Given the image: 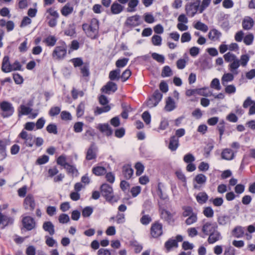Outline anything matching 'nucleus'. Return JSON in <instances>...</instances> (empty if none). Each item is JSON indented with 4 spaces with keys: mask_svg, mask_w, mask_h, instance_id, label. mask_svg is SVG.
Masks as SVG:
<instances>
[{
    "mask_svg": "<svg viewBox=\"0 0 255 255\" xmlns=\"http://www.w3.org/2000/svg\"><path fill=\"white\" fill-rule=\"evenodd\" d=\"M226 62L230 63L229 65V69L231 73L224 74L221 79L222 84L226 86L227 83L232 82L234 79V75H238L239 67L241 65L246 67L250 60V56L248 54L242 55L239 59L237 56L231 52H228L223 56Z\"/></svg>",
    "mask_w": 255,
    "mask_h": 255,
    "instance_id": "nucleus-1",
    "label": "nucleus"
},
{
    "mask_svg": "<svg viewBox=\"0 0 255 255\" xmlns=\"http://www.w3.org/2000/svg\"><path fill=\"white\" fill-rule=\"evenodd\" d=\"M82 28L88 37L92 39L96 38L99 32V21L97 19L93 18L90 24H83Z\"/></svg>",
    "mask_w": 255,
    "mask_h": 255,
    "instance_id": "nucleus-2",
    "label": "nucleus"
},
{
    "mask_svg": "<svg viewBox=\"0 0 255 255\" xmlns=\"http://www.w3.org/2000/svg\"><path fill=\"white\" fill-rule=\"evenodd\" d=\"M0 109L1 111L0 116L3 118L12 116L14 112L12 104L7 101H3L0 103Z\"/></svg>",
    "mask_w": 255,
    "mask_h": 255,
    "instance_id": "nucleus-3",
    "label": "nucleus"
},
{
    "mask_svg": "<svg viewBox=\"0 0 255 255\" xmlns=\"http://www.w3.org/2000/svg\"><path fill=\"white\" fill-rule=\"evenodd\" d=\"M67 53V45L64 41L60 43V45L57 46L52 53L53 57L55 59H62Z\"/></svg>",
    "mask_w": 255,
    "mask_h": 255,
    "instance_id": "nucleus-4",
    "label": "nucleus"
},
{
    "mask_svg": "<svg viewBox=\"0 0 255 255\" xmlns=\"http://www.w3.org/2000/svg\"><path fill=\"white\" fill-rule=\"evenodd\" d=\"M200 0H196L193 2H188L185 5V10L187 15L193 17L198 11L199 12Z\"/></svg>",
    "mask_w": 255,
    "mask_h": 255,
    "instance_id": "nucleus-5",
    "label": "nucleus"
},
{
    "mask_svg": "<svg viewBox=\"0 0 255 255\" xmlns=\"http://www.w3.org/2000/svg\"><path fill=\"white\" fill-rule=\"evenodd\" d=\"M216 229H218V225L216 223L209 221L205 222L202 227V232L205 236H208Z\"/></svg>",
    "mask_w": 255,
    "mask_h": 255,
    "instance_id": "nucleus-6",
    "label": "nucleus"
},
{
    "mask_svg": "<svg viewBox=\"0 0 255 255\" xmlns=\"http://www.w3.org/2000/svg\"><path fill=\"white\" fill-rule=\"evenodd\" d=\"M140 24V16L137 14L128 17L125 22L126 25L130 28L138 26Z\"/></svg>",
    "mask_w": 255,
    "mask_h": 255,
    "instance_id": "nucleus-7",
    "label": "nucleus"
},
{
    "mask_svg": "<svg viewBox=\"0 0 255 255\" xmlns=\"http://www.w3.org/2000/svg\"><path fill=\"white\" fill-rule=\"evenodd\" d=\"M23 206L25 210L32 211L35 207V202L34 197L31 194H28L24 199Z\"/></svg>",
    "mask_w": 255,
    "mask_h": 255,
    "instance_id": "nucleus-8",
    "label": "nucleus"
},
{
    "mask_svg": "<svg viewBox=\"0 0 255 255\" xmlns=\"http://www.w3.org/2000/svg\"><path fill=\"white\" fill-rule=\"evenodd\" d=\"M101 192L107 200H111L113 197V188L108 184H103L101 186Z\"/></svg>",
    "mask_w": 255,
    "mask_h": 255,
    "instance_id": "nucleus-9",
    "label": "nucleus"
},
{
    "mask_svg": "<svg viewBox=\"0 0 255 255\" xmlns=\"http://www.w3.org/2000/svg\"><path fill=\"white\" fill-rule=\"evenodd\" d=\"M150 234L152 237L158 238L162 234V225L158 222L153 224L150 229Z\"/></svg>",
    "mask_w": 255,
    "mask_h": 255,
    "instance_id": "nucleus-10",
    "label": "nucleus"
},
{
    "mask_svg": "<svg viewBox=\"0 0 255 255\" xmlns=\"http://www.w3.org/2000/svg\"><path fill=\"white\" fill-rule=\"evenodd\" d=\"M183 237L181 235H177L176 239H170L165 243V247L168 251H169L172 248H177L178 247V242H182Z\"/></svg>",
    "mask_w": 255,
    "mask_h": 255,
    "instance_id": "nucleus-11",
    "label": "nucleus"
},
{
    "mask_svg": "<svg viewBox=\"0 0 255 255\" xmlns=\"http://www.w3.org/2000/svg\"><path fill=\"white\" fill-rule=\"evenodd\" d=\"M255 22L254 19L250 16H245L242 22L243 28L246 30H250L252 29Z\"/></svg>",
    "mask_w": 255,
    "mask_h": 255,
    "instance_id": "nucleus-12",
    "label": "nucleus"
},
{
    "mask_svg": "<svg viewBox=\"0 0 255 255\" xmlns=\"http://www.w3.org/2000/svg\"><path fill=\"white\" fill-rule=\"evenodd\" d=\"M49 13L50 17H49V25L51 27L55 26L57 24V20L59 17V13L56 10L49 8Z\"/></svg>",
    "mask_w": 255,
    "mask_h": 255,
    "instance_id": "nucleus-13",
    "label": "nucleus"
},
{
    "mask_svg": "<svg viewBox=\"0 0 255 255\" xmlns=\"http://www.w3.org/2000/svg\"><path fill=\"white\" fill-rule=\"evenodd\" d=\"M22 224L23 227L28 231L31 230L35 227V222L33 218L27 216L22 219Z\"/></svg>",
    "mask_w": 255,
    "mask_h": 255,
    "instance_id": "nucleus-14",
    "label": "nucleus"
},
{
    "mask_svg": "<svg viewBox=\"0 0 255 255\" xmlns=\"http://www.w3.org/2000/svg\"><path fill=\"white\" fill-rule=\"evenodd\" d=\"M208 236V242L209 244H213L222 238V235L218 229L211 233Z\"/></svg>",
    "mask_w": 255,
    "mask_h": 255,
    "instance_id": "nucleus-15",
    "label": "nucleus"
},
{
    "mask_svg": "<svg viewBox=\"0 0 255 255\" xmlns=\"http://www.w3.org/2000/svg\"><path fill=\"white\" fill-rule=\"evenodd\" d=\"M19 136L25 140L24 143L26 146H32L34 140L32 139L31 134H28L26 131L23 130L19 134Z\"/></svg>",
    "mask_w": 255,
    "mask_h": 255,
    "instance_id": "nucleus-16",
    "label": "nucleus"
},
{
    "mask_svg": "<svg viewBox=\"0 0 255 255\" xmlns=\"http://www.w3.org/2000/svg\"><path fill=\"white\" fill-rule=\"evenodd\" d=\"M117 89L116 84L112 82H108L106 85L102 87L101 90L106 94H110L111 92L113 93L116 92Z\"/></svg>",
    "mask_w": 255,
    "mask_h": 255,
    "instance_id": "nucleus-17",
    "label": "nucleus"
},
{
    "mask_svg": "<svg viewBox=\"0 0 255 255\" xmlns=\"http://www.w3.org/2000/svg\"><path fill=\"white\" fill-rule=\"evenodd\" d=\"M208 36L209 39L212 41H219L222 36V33L217 29L214 28L210 30Z\"/></svg>",
    "mask_w": 255,
    "mask_h": 255,
    "instance_id": "nucleus-18",
    "label": "nucleus"
},
{
    "mask_svg": "<svg viewBox=\"0 0 255 255\" xmlns=\"http://www.w3.org/2000/svg\"><path fill=\"white\" fill-rule=\"evenodd\" d=\"M7 143L6 139H0V161L3 160L7 156Z\"/></svg>",
    "mask_w": 255,
    "mask_h": 255,
    "instance_id": "nucleus-19",
    "label": "nucleus"
},
{
    "mask_svg": "<svg viewBox=\"0 0 255 255\" xmlns=\"http://www.w3.org/2000/svg\"><path fill=\"white\" fill-rule=\"evenodd\" d=\"M221 157L223 159L231 160L235 157V153L230 148H225L222 151Z\"/></svg>",
    "mask_w": 255,
    "mask_h": 255,
    "instance_id": "nucleus-20",
    "label": "nucleus"
},
{
    "mask_svg": "<svg viewBox=\"0 0 255 255\" xmlns=\"http://www.w3.org/2000/svg\"><path fill=\"white\" fill-rule=\"evenodd\" d=\"M179 145V139L175 135L172 136L169 139L168 148L172 151L176 150Z\"/></svg>",
    "mask_w": 255,
    "mask_h": 255,
    "instance_id": "nucleus-21",
    "label": "nucleus"
},
{
    "mask_svg": "<svg viewBox=\"0 0 255 255\" xmlns=\"http://www.w3.org/2000/svg\"><path fill=\"white\" fill-rule=\"evenodd\" d=\"M11 67L9 57L8 56H4L2 62V71L5 73L10 72L12 71Z\"/></svg>",
    "mask_w": 255,
    "mask_h": 255,
    "instance_id": "nucleus-22",
    "label": "nucleus"
},
{
    "mask_svg": "<svg viewBox=\"0 0 255 255\" xmlns=\"http://www.w3.org/2000/svg\"><path fill=\"white\" fill-rule=\"evenodd\" d=\"M125 8V6L117 1L113 3L111 6V11L113 14H118L121 13Z\"/></svg>",
    "mask_w": 255,
    "mask_h": 255,
    "instance_id": "nucleus-23",
    "label": "nucleus"
},
{
    "mask_svg": "<svg viewBox=\"0 0 255 255\" xmlns=\"http://www.w3.org/2000/svg\"><path fill=\"white\" fill-rule=\"evenodd\" d=\"M162 98V94L158 91L156 90L152 97V98L154 100L155 104L153 105H151L150 104V102H147V105L149 108H153L157 105L158 103L161 101Z\"/></svg>",
    "mask_w": 255,
    "mask_h": 255,
    "instance_id": "nucleus-24",
    "label": "nucleus"
},
{
    "mask_svg": "<svg viewBox=\"0 0 255 255\" xmlns=\"http://www.w3.org/2000/svg\"><path fill=\"white\" fill-rule=\"evenodd\" d=\"M13 219L9 217L4 215L2 214H0V225L3 226L2 228L13 223Z\"/></svg>",
    "mask_w": 255,
    "mask_h": 255,
    "instance_id": "nucleus-25",
    "label": "nucleus"
},
{
    "mask_svg": "<svg viewBox=\"0 0 255 255\" xmlns=\"http://www.w3.org/2000/svg\"><path fill=\"white\" fill-rule=\"evenodd\" d=\"M133 173V170L129 165H125L123 167V174L126 179H130Z\"/></svg>",
    "mask_w": 255,
    "mask_h": 255,
    "instance_id": "nucleus-26",
    "label": "nucleus"
},
{
    "mask_svg": "<svg viewBox=\"0 0 255 255\" xmlns=\"http://www.w3.org/2000/svg\"><path fill=\"white\" fill-rule=\"evenodd\" d=\"M161 218L166 221L168 223H170L173 222V215L169 211L165 210H161Z\"/></svg>",
    "mask_w": 255,
    "mask_h": 255,
    "instance_id": "nucleus-27",
    "label": "nucleus"
},
{
    "mask_svg": "<svg viewBox=\"0 0 255 255\" xmlns=\"http://www.w3.org/2000/svg\"><path fill=\"white\" fill-rule=\"evenodd\" d=\"M106 172L107 170L106 168L100 165L95 166L92 168V173L96 176L103 175Z\"/></svg>",
    "mask_w": 255,
    "mask_h": 255,
    "instance_id": "nucleus-28",
    "label": "nucleus"
},
{
    "mask_svg": "<svg viewBox=\"0 0 255 255\" xmlns=\"http://www.w3.org/2000/svg\"><path fill=\"white\" fill-rule=\"evenodd\" d=\"M176 108L175 103L174 100L171 97H168L166 102L164 109L167 112H171Z\"/></svg>",
    "mask_w": 255,
    "mask_h": 255,
    "instance_id": "nucleus-29",
    "label": "nucleus"
},
{
    "mask_svg": "<svg viewBox=\"0 0 255 255\" xmlns=\"http://www.w3.org/2000/svg\"><path fill=\"white\" fill-rule=\"evenodd\" d=\"M96 152L95 146L92 144L89 148L86 154V159L88 160H92L96 158Z\"/></svg>",
    "mask_w": 255,
    "mask_h": 255,
    "instance_id": "nucleus-30",
    "label": "nucleus"
},
{
    "mask_svg": "<svg viewBox=\"0 0 255 255\" xmlns=\"http://www.w3.org/2000/svg\"><path fill=\"white\" fill-rule=\"evenodd\" d=\"M75 28V24L74 23L69 24L64 31L65 35L69 36H74L76 33Z\"/></svg>",
    "mask_w": 255,
    "mask_h": 255,
    "instance_id": "nucleus-31",
    "label": "nucleus"
},
{
    "mask_svg": "<svg viewBox=\"0 0 255 255\" xmlns=\"http://www.w3.org/2000/svg\"><path fill=\"white\" fill-rule=\"evenodd\" d=\"M128 7L127 8V11L132 12L136 11V7L139 3L138 0H129L128 1Z\"/></svg>",
    "mask_w": 255,
    "mask_h": 255,
    "instance_id": "nucleus-32",
    "label": "nucleus"
},
{
    "mask_svg": "<svg viewBox=\"0 0 255 255\" xmlns=\"http://www.w3.org/2000/svg\"><path fill=\"white\" fill-rule=\"evenodd\" d=\"M208 199V195L204 192L199 193L196 196V200L197 202L201 204L206 203Z\"/></svg>",
    "mask_w": 255,
    "mask_h": 255,
    "instance_id": "nucleus-33",
    "label": "nucleus"
},
{
    "mask_svg": "<svg viewBox=\"0 0 255 255\" xmlns=\"http://www.w3.org/2000/svg\"><path fill=\"white\" fill-rule=\"evenodd\" d=\"M73 11V7L69 4H65L61 9V12L65 16H67L72 13Z\"/></svg>",
    "mask_w": 255,
    "mask_h": 255,
    "instance_id": "nucleus-34",
    "label": "nucleus"
},
{
    "mask_svg": "<svg viewBox=\"0 0 255 255\" xmlns=\"http://www.w3.org/2000/svg\"><path fill=\"white\" fill-rule=\"evenodd\" d=\"M98 128L100 131L106 133L108 135H111L112 133V130L108 124H99Z\"/></svg>",
    "mask_w": 255,
    "mask_h": 255,
    "instance_id": "nucleus-35",
    "label": "nucleus"
},
{
    "mask_svg": "<svg viewBox=\"0 0 255 255\" xmlns=\"http://www.w3.org/2000/svg\"><path fill=\"white\" fill-rule=\"evenodd\" d=\"M32 109L23 105H21L18 109V116L20 115H27L31 113Z\"/></svg>",
    "mask_w": 255,
    "mask_h": 255,
    "instance_id": "nucleus-36",
    "label": "nucleus"
},
{
    "mask_svg": "<svg viewBox=\"0 0 255 255\" xmlns=\"http://www.w3.org/2000/svg\"><path fill=\"white\" fill-rule=\"evenodd\" d=\"M121 70L119 69L111 71L109 73V78L111 80H119L120 78Z\"/></svg>",
    "mask_w": 255,
    "mask_h": 255,
    "instance_id": "nucleus-37",
    "label": "nucleus"
},
{
    "mask_svg": "<svg viewBox=\"0 0 255 255\" xmlns=\"http://www.w3.org/2000/svg\"><path fill=\"white\" fill-rule=\"evenodd\" d=\"M197 94L204 97H209L212 95V93L208 88L197 89Z\"/></svg>",
    "mask_w": 255,
    "mask_h": 255,
    "instance_id": "nucleus-38",
    "label": "nucleus"
},
{
    "mask_svg": "<svg viewBox=\"0 0 255 255\" xmlns=\"http://www.w3.org/2000/svg\"><path fill=\"white\" fill-rule=\"evenodd\" d=\"M111 110V107L109 105H106L102 108L97 107L94 113L96 115H100L103 113L109 112Z\"/></svg>",
    "mask_w": 255,
    "mask_h": 255,
    "instance_id": "nucleus-39",
    "label": "nucleus"
},
{
    "mask_svg": "<svg viewBox=\"0 0 255 255\" xmlns=\"http://www.w3.org/2000/svg\"><path fill=\"white\" fill-rule=\"evenodd\" d=\"M194 27L196 29L201 30L205 32L207 31L208 29V27L207 25L199 21L194 24Z\"/></svg>",
    "mask_w": 255,
    "mask_h": 255,
    "instance_id": "nucleus-40",
    "label": "nucleus"
},
{
    "mask_svg": "<svg viewBox=\"0 0 255 255\" xmlns=\"http://www.w3.org/2000/svg\"><path fill=\"white\" fill-rule=\"evenodd\" d=\"M254 39V36L253 33H249L246 35L243 39L244 43L246 45H251L253 44Z\"/></svg>",
    "mask_w": 255,
    "mask_h": 255,
    "instance_id": "nucleus-41",
    "label": "nucleus"
},
{
    "mask_svg": "<svg viewBox=\"0 0 255 255\" xmlns=\"http://www.w3.org/2000/svg\"><path fill=\"white\" fill-rule=\"evenodd\" d=\"M194 180L198 184H203L206 183L207 181V177L203 174H199L195 176Z\"/></svg>",
    "mask_w": 255,
    "mask_h": 255,
    "instance_id": "nucleus-42",
    "label": "nucleus"
},
{
    "mask_svg": "<svg viewBox=\"0 0 255 255\" xmlns=\"http://www.w3.org/2000/svg\"><path fill=\"white\" fill-rule=\"evenodd\" d=\"M93 212V208L90 206H87L83 209L82 215L85 218L89 217Z\"/></svg>",
    "mask_w": 255,
    "mask_h": 255,
    "instance_id": "nucleus-43",
    "label": "nucleus"
},
{
    "mask_svg": "<svg viewBox=\"0 0 255 255\" xmlns=\"http://www.w3.org/2000/svg\"><path fill=\"white\" fill-rule=\"evenodd\" d=\"M172 71L168 66H165L163 67L162 72L161 76L163 77H170L172 75Z\"/></svg>",
    "mask_w": 255,
    "mask_h": 255,
    "instance_id": "nucleus-44",
    "label": "nucleus"
},
{
    "mask_svg": "<svg viewBox=\"0 0 255 255\" xmlns=\"http://www.w3.org/2000/svg\"><path fill=\"white\" fill-rule=\"evenodd\" d=\"M151 56L152 58L157 62L161 64L164 63L165 57L163 55L154 52L152 53Z\"/></svg>",
    "mask_w": 255,
    "mask_h": 255,
    "instance_id": "nucleus-45",
    "label": "nucleus"
},
{
    "mask_svg": "<svg viewBox=\"0 0 255 255\" xmlns=\"http://www.w3.org/2000/svg\"><path fill=\"white\" fill-rule=\"evenodd\" d=\"M144 211H142L141 212V214L142 215V217L140 218V222L142 224L146 225H148L151 221V219L149 215H144Z\"/></svg>",
    "mask_w": 255,
    "mask_h": 255,
    "instance_id": "nucleus-46",
    "label": "nucleus"
},
{
    "mask_svg": "<svg viewBox=\"0 0 255 255\" xmlns=\"http://www.w3.org/2000/svg\"><path fill=\"white\" fill-rule=\"evenodd\" d=\"M61 110V107L59 106L52 107L49 111V114L51 117H54L60 113Z\"/></svg>",
    "mask_w": 255,
    "mask_h": 255,
    "instance_id": "nucleus-47",
    "label": "nucleus"
},
{
    "mask_svg": "<svg viewBox=\"0 0 255 255\" xmlns=\"http://www.w3.org/2000/svg\"><path fill=\"white\" fill-rule=\"evenodd\" d=\"M143 18L147 23H152L155 21V18L151 13L146 12L143 15Z\"/></svg>",
    "mask_w": 255,
    "mask_h": 255,
    "instance_id": "nucleus-48",
    "label": "nucleus"
},
{
    "mask_svg": "<svg viewBox=\"0 0 255 255\" xmlns=\"http://www.w3.org/2000/svg\"><path fill=\"white\" fill-rule=\"evenodd\" d=\"M135 168L136 170V175L139 176L143 173L144 169V166L141 162H138L135 165Z\"/></svg>",
    "mask_w": 255,
    "mask_h": 255,
    "instance_id": "nucleus-49",
    "label": "nucleus"
},
{
    "mask_svg": "<svg viewBox=\"0 0 255 255\" xmlns=\"http://www.w3.org/2000/svg\"><path fill=\"white\" fill-rule=\"evenodd\" d=\"M188 218L186 219L185 223L187 225H190L197 221V215L195 213H193L192 215L188 216Z\"/></svg>",
    "mask_w": 255,
    "mask_h": 255,
    "instance_id": "nucleus-50",
    "label": "nucleus"
},
{
    "mask_svg": "<svg viewBox=\"0 0 255 255\" xmlns=\"http://www.w3.org/2000/svg\"><path fill=\"white\" fill-rule=\"evenodd\" d=\"M85 110V104L84 102H81L78 105L76 110V114L78 117H80L83 115Z\"/></svg>",
    "mask_w": 255,
    "mask_h": 255,
    "instance_id": "nucleus-51",
    "label": "nucleus"
},
{
    "mask_svg": "<svg viewBox=\"0 0 255 255\" xmlns=\"http://www.w3.org/2000/svg\"><path fill=\"white\" fill-rule=\"evenodd\" d=\"M151 41L155 46H160L161 45L162 38L158 35H154L152 37Z\"/></svg>",
    "mask_w": 255,
    "mask_h": 255,
    "instance_id": "nucleus-52",
    "label": "nucleus"
},
{
    "mask_svg": "<svg viewBox=\"0 0 255 255\" xmlns=\"http://www.w3.org/2000/svg\"><path fill=\"white\" fill-rule=\"evenodd\" d=\"M57 163L58 165H60L64 168L66 166L68 163L66 162V157L64 155H61L59 156L57 159Z\"/></svg>",
    "mask_w": 255,
    "mask_h": 255,
    "instance_id": "nucleus-53",
    "label": "nucleus"
},
{
    "mask_svg": "<svg viewBox=\"0 0 255 255\" xmlns=\"http://www.w3.org/2000/svg\"><path fill=\"white\" fill-rule=\"evenodd\" d=\"M210 86L212 88L216 90H220L221 87L220 86L219 80L218 78H214L211 82Z\"/></svg>",
    "mask_w": 255,
    "mask_h": 255,
    "instance_id": "nucleus-54",
    "label": "nucleus"
},
{
    "mask_svg": "<svg viewBox=\"0 0 255 255\" xmlns=\"http://www.w3.org/2000/svg\"><path fill=\"white\" fill-rule=\"evenodd\" d=\"M211 1V0H203L201 4L200 5L199 13H202L209 6Z\"/></svg>",
    "mask_w": 255,
    "mask_h": 255,
    "instance_id": "nucleus-55",
    "label": "nucleus"
},
{
    "mask_svg": "<svg viewBox=\"0 0 255 255\" xmlns=\"http://www.w3.org/2000/svg\"><path fill=\"white\" fill-rule=\"evenodd\" d=\"M64 168L67 171V172L69 173H71L72 174L77 175L78 173V170L76 168L72 165L69 164V163L65 166Z\"/></svg>",
    "mask_w": 255,
    "mask_h": 255,
    "instance_id": "nucleus-56",
    "label": "nucleus"
},
{
    "mask_svg": "<svg viewBox=\"0 0 255 255\" xmlns=\"http://www.w3.org/2000/svg\"><path fill=\"white\" fill-rule=\"evenodd\" d=\"M183 160L187 163H192L195 160V158L192 154L189 153L184 155Z\"/></svg>",
    "mask_w": 255,
    "mask_h": 255,
    "instance_id": "nucleus-57",
    "label": "nucleus"
},
{
    "mask_svg": "<svg viewBox=\"0 0 255 255\" xmlns=\"http://www.w3.org/2000/svg\"><path fill=\"white\" fill-rule=\"evenodd\" d=\"M191 39V36L189 32H184L181 37V43L188 42Z\"/></svg>",
    "mask_w": 255,
    "mask_h": 255,
    "instance_id": "nucleus-58",
    "label": "nucleus"
},
{
    "mask_svg": "<svg viewBox=\"0 0 255 255\" xmlns=\"http://www.w3.org/2000/svg\"><path fill=\"white\" fill-rule=\"evenodd\" d=\"M128 61V59L126 58L119 59L117 61L116 65L118 68H123L127 64Z\"/></svg>",
    "mask_w": 255,
    "mask_h": 255,
    "instance_id": "nucleus-59",
    "label": "nucleus"
},
{
    "mask_svg": "<svg viewBox=\"0 0 255 255\" xmlns=\"http://www.w3.org/2000/svg\"><path fill=\"white\" fill-rule=\"evenodd\" d=\"M61 118L63 121L72 120V116L71 114L67 111H62L60 114Z\"/></svg>",
    "mask_w": 255,
    "mask_h": 255,
    "instance_id": "nucleus-60",
    "label": "nucleus"
},
{
    "mask_svg": "<svg viewBox=\"0 0 255 255\" xmlns=\"http://www.w3.org/2000/svg\"><path fill=\"white\" fill-rule=\"evenodd\" d=\"M204 215L207 218H211L214 215V211L210 207L204 208L203 210Z\"/></svg>",
    "mask_w": 255,
    "mask_h": 255,
    "instance_id": "nucleus-61",
    "label": "nucleus"
},
{
    "mask_svg": "<svg viewBox=\"0 0 255 255\" xmlns=\"http://www.w3.org/2000/svg\"><path fill=\"white\" fill-rule=\"evenodd\" d=\"M58 221L61 224H66L69 222L70 218L68 215L62 214L59 216Z\"/></svg>",
    "mask_w": 255,
    "mask_h": 255,
    "instance_id": "nucleus-62",
    "label": "nucleus"
},
{
    "mask_svg": "<svg viewBox=\"0 0 255 255\" xmlns=\"http://www.w3.org/2000/svg\"><path fill=\"white\" fill-rule=\"evenodd\" d=\"M142 118L146 124L148 125L150 123L151 116L148 112H144L142 114Z\"/></svg>",
    "mask_w": 255,
    "mask_h": 255,
    "instance_id": "nucleus-63",
    "label": "nucleus"
},
{
    "mask_svg": "<svg viewBox=\"0 0 255 255\" xmlns=\"http://www.w3.org/2000/svg\"><path fill=\"white\" fill-rule=\"evenodd\" d=\"M225 87V91L227 94H232L235 93L236 91V88L234 85H226Z\"/></svg>",
    "mask_w": 255,
    "mask_h": 255,
    "instance_id": "nucleus-64",
    "label": "nucleus"
}]
</instances>
